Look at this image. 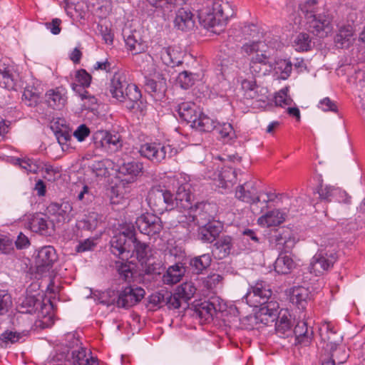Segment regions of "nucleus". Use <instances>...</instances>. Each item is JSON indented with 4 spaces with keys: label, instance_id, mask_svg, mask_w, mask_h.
<instances>
[{
    "label": "nucleus",
    "instance_id": "obj_45",
    "mask_svg": "<svg viewBox=\"0 0 365 365\" xmlns=\"http://www.w3.org/2000/svg\"><path fill=\"white\" fill-rule=\"evenodd\" d=\"M37 304H41V303L34 296H27L18 307L19 312L31 314L36 310Z\"/></svg>",
    "mask_w": 365,
    "mask_h": 365
},
{
    "label": "nucleus",
    "instance_id": "obj_31",
    "mask_svg": "<svg viewBox=\"0 0 365 365\" xmlns=\"http://www.w3.org/2000/svg\"><path fill=\"white\" fill-rule=\"evenodd\" d=\"M236 171L232 168L225 167L218 173L217 185L225 189L228 188L236 182Z\"/></svg>",
    "mask_w": 365,
    "mask_h": 365
},
{
    "label": "nucleus",
    "instance_id": "obj_53",
    "mask_svg": "<svg viewBox=\"0 0 365 365\" xmlns=\"http://www.w3.org/2000/svg\"><path fill=\"white\" fill-rule=\"evenodd\" d=\"M131 251L135 252L138 257L144 258L147 255L148 245L145 242H141L137 238L135 240L130 241Z\"/></svg>",
    "mask_w": 365,
    "mask_h": 365
},
{
    "label": "nucleus",
    "instance_id": "obj_22",
    "mask_svg": "<svg viewBox=\"0 0 365 365\" xmlns=\"http://www.w3.org/2000/svg\"><path fill=\"white\" fill-rule=\"evenodd\" d=\"M30 225L33 231L43 235H51L54 230L52 221L49 220L46 216L42 217L38 215L31 220Z\"/></svg>",
    "mask_w": 365,
    "mask_h": 365
},
{
    "label": "nucleus",
    "instance_id": "obj_28",
    "mask_svg": "<svg viewBox=\"0 0 365 365\" xmlns=\"http://www.w3.org/2000/svg\"><path fill=\"white\" fill-rule=\"evenodd\" d=\"M125 43L134 55L143 53L147 48L145 42L142 39L140 34L135 31L126 37Z\"/></svg>",
    "mask_w": 365,
    "mask_h": 365
},
{
    "label": "nucleus",
    "instance_id": "obj_37",
    "mask_svg": "<svg viewBox=\"0 0 365 365\" xmlns=\"http://www.w3.org/2000/svg\"><path fill=\"white\" fill-rule=\"evenodd\" d=\"M211 261L210 255L204 254L191 259L190 265L196 274H200L210 265Z\"/></svg>",
    "mask_w": 365,
    "mask_h": 365
},
{
    "label": "nucleus",
    "instance_id": "obj_39",
    "mask_svg": "<svg viewBox=\"0 0 365 365\" xmlns=\"http://www.w3.org/2000/svg\"><path fill=\"white\" fill-rule=\"evenodd\" d=\"M14 86L10 70L5 63H0V86L11 90L14 88Z\"/></svg>",
    "mask_w": 365,
    "mask_h": 365
},
{
    "label": "nucleus",
    "instance_id": "obj_56",
    "mask_svg": "<svg viewBox=\"0 0 365 365\" xmlns=\"http://www.w3.org/2000/svg\"><path fill=\"white\" fill-rule=\"evenodd\" d=\"M299 49L307 51L311 46V39L309 35L306 33H300L295 41Z\"/></svg>",
    "mask_w": 365,
    "mask_h": 365
},
{
    "label": "nucleus",
    "instance_id": "obj_58",
    "mask_svg": "<svg viewBox=\"0 0 365 365\" xmlns=\"http://www.w3.org/2000/svg\"><path fill=\"white\" fill-rule=\"evenodd\" d=\"M150 5L155 7H162L165 5L181 6L185 0H146Z\"/></svg>",
    "mask_w": 365,
    "mask_h": 365
},
{
    "label": "nucleus",
    "instance_id": "obj_7",
    "mask_svg": "<svg viewBox=\"0 0 365 365\" xmlns=\"http://www.w3.org/2000/svg\"><path fill=\"white\" fill-rule=\"evenodd\" d=\"M260 308L254 316H250L247 319L255 321L256 324L260 322L264 325L275 323L277 319L279 305L276 302L269 301L268 303L259 306Z\"/></svg>",
    "mask_w": 365,
    "mask_h": 365
},
{
    "label": "nucleus",
    "instance_id": "obj_3",
    "mask_svg": "<svg viewBox=\"0 0 365 365\" xmlns=\"http://www.w3.org/2000/svg\"><path fill=\"white\" fill-rule=\"evenodd\" d=\"M109 92L113 98L124 103L129 110L133 109L141 98V93L138 86L128 84L125 78L118 73L114 74L110 81Z\"/></svg>",
    "mask_w": 365,
    "mask_h": 365
},
{
    "label": "nucleus",
    "instance_id": "obj_25",
    "mask_svg": "<svg viewBox=\"0 0 365 365\" xmlns=\"http://www.w3.org/2000/svg\"><path fill=\"white\" fill-rule=\"evenodd\" d=\"M111 250L115 255H121L125 252H131V242L124 235L118 234L115 235L111 241Z\"/></svg>",
    "mask_w": 365,
    "mask_h": 365
},
{
    "label": "nucleus",
    "instance_id": "obj_36",
    "mask_svg": "<svg viewBox=\"0 0 365 365\" xmlns=\"http://www.w3.org/2000/svg\"><path fill=\"white\" fill-rule=\"evenodd\" d=\"M191 127L202 132H210L216 128V125L213 120L200 112L197 117V120Z\"/></svg>",
    "mask_w": 365,
    "mask_h": 365
},
{
    "label": "nucleus",
    "instance_id": "obj_55",
    "mask_svg": "<svg viewBox=\"0 0 365 365\" xmlns=\"http://www.w3.org/2000/svg\"><path fill=\"white\" fill-rule=\"evenodd\" d=\"M223 277L217 273L210 274L202 280L205 287L207 289H212L215 288L222 280Z\"/></svg>",
    "mask_w": 365,
    "mask_h": 365
},
{
    "label": "nucleus",
    "instance_id": "obj_43",
    "mask_svg": "<svg viewBox=\"0 0 365 365\" xmlns=\"http://www.w3.org/2000/svg\"><path fill=\"white\" fill-rule=\"evenodd\" d=\"M14 164L19 165L21 168L26 170L27 172L36 173L41 168L38 161L34 160L28 158H16L14 160Z\"/></svg>",
    "mask_w": 365,
    "mask_h": 365
},
{
    "label": "nucleus",
    "instance_id": "obj_14",
    "mask_svg": "<svg viewBox=\"0 0 365 365\" xmlns=\"http://www.w3.org/2000/svg\"><path fill=\"white\" fill-rule=\"evenodd\" d=\"M319 331L326 351H333L334 348L341 346L342 336L334 331L329 324H324Z\"/></svg>",
    "mask_w": 365,
    "mask_h": 365
},
{
    "label": "nucleus",
    "instance_id": "obj_62",
    "mask_svg": "<svg viewBox=\"0 0 365 365\" xmlns=\"http://www.w3.org/2000/svg\"><path fill=\"white\" fill-rule=\"evenodd\" d=\"M14 251L12 240L6 237H0V253L8 255Z\"/></svg>",
    "mask_w": 365,
    "mask_h": 365
},
{
    "label": "nucleus",
    "instance_id": "obj_2",
    "mask_svg": "<svg viewBox=\"0 0 365 365\" xmlns=\"http://www.w3.org/2000/svg\"><path fill=\"white\" fill-rule=\"evenodd\" d=\"M263 41H252L243 45L242 49L247 54L256 53L250 61V70L255 76L262 77L271 73L276 64V55L265 50Z\"/></svg>",
    "mask_w": 365,
    "mask_h": 365
},
{
    "label": "nucleus",
    "instance_id": "obj_4",
    "mask_svg": "<svg viewBox=\"0 0 365 365\" xmlns=\"http://www.w3.org/2000/svg\"><path fill=\"white\" fill-rule=\"evenodd\" d=\"M147 201L150 207L160 214L175 207L173 195L170 191L160 187H153L149 191Z\"/></svg>",
    "mask_w": 365,
    "mask_h": 365
},
{
    "label": "nucleus",
    "instance_id": "obj_23",
    "mask_svg": "<svg viewBox=\"0 0 365 365\" xmlns=\"http://www.w3.org/2000/svg\"><path fill=\"white\" fill-rule=\"evenodd\" d=\"M233 243L230 236H222L214 244L212 253L217 259H223L230 254Z\"/></svg>",
    "mask_w": 365,
    "mask_h": 365
},
{
    "label": "nucleus",
    "instance_id": "obj_64",
    "mask_svg": "<svg viewBox=\"0 0 365 365\" xmlns=\"http://www.w3.org/2000/svg\"><path fill=\"white\" fill-rule=\"evenodd\" d=\"M76 78L78 82L83 87H88L91 84V76L83 69L76 73Z\"/></svg>",
    "mask_w": 365,
    "mask_h": 365
},
{
    "label": "nucleus",
    "instance_id": "obj_12",
    "mask_svg": "<svg viewBox=\"0 0 365 365\" xmlns=\"http://www.w3.org/2000/svg\"><path fill=\"white\" fill-rule=\"evenodd\" d=\"M333 250L330 253L320 250L317 254L311 263L312 269L316 273H321L327 270L331 267L336 259V252Z\"/></svg>",
    "mask_w": 365,
    "mask_h": 365
},
{
    "label": "nucleus",
    "instance_id": "obj_48",
    "mask_svg": "<svg viewBox=\"0 0 365 365\" xmlns=\"http://www.w3.org/2000/svg\"><path fill=\"white\" fill-rule=\"evenodd\" d=\"M120 169L121 173L125 175L137 176L142 172L143 165L139 162L133 161L124 163Z\"/></svg>",
    "mask_w": 365,
    "mask_h": 365
},
{
    "label": "nucleus",
    "instance_id": "obj_19",
    "mask_svg": "<svg viewBox=\"0 0 365 365\" xmlns=\"http://www.w3.org/2000/svg\"><path fill=\"white\" fill-rule=\"evenodd\" d=\"M292 331L293 335L295 336V344L303 346H307L310 344L313 337V331L309 330L306 322H298Z\"/></svg>",
    "mask_w": 365,
    "mask_h": 365
},
{
    "label": "nucleus",
    "instance_id": "obj_9",
    "mask_svg": "<svg viewBox=\"0 0 365 365\" xmlns=\"http://www.w3.org/2000/svg\"><path fill=\"white\" fill-rule=\"evenodd\" d=\"M272 291L257 283L245 296L246 302L251 307H257L269 302Z\"/></svg>",
    "mask_w": 365,
    "mask_h": 365
},
{
    "label": "nucleus",
    "instance_id": "obj_16",
    "mask_svg": "<svg viewBox=\"0 0 365 365\" xmlns=\"http://www.w3.org/2000/svg\"><path fill=\"white\" fill-rule=\"evenodd\" d=\"M274 324L276 333L279 337L287 338L293 336L291 315L287 311L281 310L279 312Z\"/></svg>",
    "mask_w": 365,
    "mask_h": 365
},
{
    "label": "nucleus",
    "instance_id": "obj_1",
    "mask_svg": "<svg viewBox=\"0 0 365 365\" xmlns=\"http://www.w3.org/2000/svg\"><path fill=\"white\" fill-rule=\"evenodd\" d=\"M222 0H203L194 4L199 23L212 33L220 34L225 29L228 15L224 14Z\"/></svg>",
    "mask_w": 365,
    "mask_h": 365
},
{
    "label": "nucleus",
    "instance_id": "obj_5",
    "mask_svg": "<svg viewBox=\"0 0 365 365\" xmlns=\"http://www.w3.org/2000/svg\"><path fill=\"white\" fill-rule=\"evenodd\" d=\"M135 225L141 233L150 237L158 235L163 227L160 217L149 212L139 216L135 220Z\"/></svg>",
    "mask_w": 365,
    "mask_h": 365
},
{
    "label": "nucleus",
    "instance_id": "obj_10",
    "mask_svg": "<svg viewBox=\"0 0 365 365\" xmlns=\"http://www.w3.org/2000/svg\"><path fill=\"white\" fill-rule=\"evenodd\" d=\"M56 260V251L53 247L47 246L40 249L35 258V265L38 273L48 270Z\"/></svg>",
    "mask_w": 365,
    "mask_h": 365
},
{
    "label": "nucleus",
    "instance_id": "obj_20",
    "mask_svg": "<svg viewBox=\"0 0 365 365\" xmlns=\"http://www.w3.org/2000/svg\"><path fill=\"white\" fill-rule=\"evenodd\" d=\"M177 111L180 118L190 124L197 120V117L201 112L200 108L192 102H185L178 106Z\"/></svg>",
    "mask_w": 365,
    "mask_h": 365
},
{
    "label": "nucleus",
    "instance_id": "obj_24",
    "mask_svg": "<svg viewBox=\"0 0 365 365\" xmlns=\"http://www.w3.org/2000/svg\"><path fill=\"white\" fill-rule=\"evenodd\" d=\"M284 220V214L281 212L279 210L274 209L259 217L257 222L262 226L272 227L280 225Z\"/></svg>",
    "mask_w": 365,
    "mask_h": 365
},
{
    "label": "nucleus",
    "instance_id": "obj_63",
    "mask_svg": "<svg viewBox=\"0 0 365 365\" xmlns=\"http://www.w3.org/2000/svg\"><path fill=\"white\" fill-rule=\"evenodd\" d=\"M96 246V243L92 239H86L83 241H80L79 244L76 247V252H84L87 251L93 250Z\"/></svg>",
    "mask_w": 365,
    "mask_h": 365
},
{
    "label": "nucleus",
    "instance_id": "obj_57",
    "mask_svg": "<svg viewBox=\"0 0 365 365\" xmlns=\"http://www.w3.org/2000/svg\"><path fill=\"white\" fill-rule=\"evenodd\" d=\"M109 133L103 130H98L93 134V141L96 147H108L106 140Z\"/></svg>",
    "mask_w": 365,
    "mask_h": 365
},
{
    "label": "nucleus",
    "instance_id": "obj_35",
    "mask_svg": "<svg viewBox=\"0 0 365 365\" xmlns=\"http://www.w3.org/2000/svg\"><path fill=\"white\" fill-rule=\"evenodd\" d=\"M294 267L293 259L285 255H280L274 262V270L282 274L289 273Z\"/></svg>",
    "mask_w": 365,
    "mask_h": 365
},
{
    "label": "nucleus",
    "instance_id": "obj_26",
    "mask_svg": "<svg viewBox=\"0 0 365 365\" xmlns=\"http://www.w3.org/2000/svg\"><path fill=\"white\" fill-rule=\"evenodd\" d=\"M250 188V186L247 183L237 186L235 191V197L239 200L249 204L259 202V197L256 195L255 190Z\"/></svg>",
    "mask_w": 365,
    "mask_h": 365
},
{
    "label": "nucleus",
    "instance_id": "obj_40",
    "mask_svg": "<svg viewBox=\"0 0 365 365\" xmlns=\"http://www.w3.org/2000/svg\"><path fill=\"white\" fill-rule=\"evenodd\" d=\"M22 102L27 106L35 107L39 102V93L34 87H26L22 96Z\"/></svg>",
    "mask_w": 365,
    "mask_h": 365
},
{
    "label": "nucleus",
    "instance_id": "obj_47",
    "mask_svg": "<svg viewBox=\"0 0 365 365\" xmlns=\"http://www.w3.org/2000/svg\"><path fill=\"white\" fill-rule=\"evenodd\" d=\"M275 241L278 245H283L286 252L294 245V238L292 237L289 232L286 231L276 235Z\"/></svg>",
    "mask_w": 365,
    "mask_h": 365
},
{
    "label": "nucleus",
    "instance_id": "obj_38",
    "mask_svg": "<svg viewBox=\"0 0 365 365\" xmlns=\"http://www.w3.org/2000/svg\"><path fill=\"white\" fill-rule=\"evenodd\" d=\"M292 63L285 59L278 58L276 56V64L273 71L276 74H279V78L283 80L287 79L292 72Z\"/></svg>",
    "mask_w": 365,
    "mask_h": 365
},
{
    "label": "nucleus",
    "instance_id": "obj_59",
    "mask_svg": "<svg viewBox=\"0 0 365 365\" xmlns=\"http://www.w3.org/2000/svg\"><path fill=\"white\" fill-rule=\"evenodd\" d=\"M317 243L322 247L321 250H324V252H328V253H330L333 250H334V252H336V246L335 241L333 239L325 237L320 238Z\"/></svg>",
    "mask_w": 365,
    "mask_h": 365
},
{
    "label": "nucleus",
    "instance_id": "obj_13",
    "mask_svg": "<svg viewBox=\"0 0 365 365\" xmlns=\"http://www.w3.org/2000/svg\"><path fill=\"white\" fill-rule=\"evenodd\" d=\"M209 205L203 202L197 203L193 207L192 205L187 209V215L185 217L187 218V222H192L195 225L200 226L204 224L205 222L210 220L212 217L207 213Z\"/></svg>",
    "mask_w": 365,
    "mask_h": 365
},
{
    "label": "nucleus",
    "instance_id": "obj_30",
    "mask_svg": "<svg viewBox=\"0 0 365 365\" xmlns=\"http://www.w3.org/2000/svg\"><path fill=\"white\" fill-rule=\"evenodd\" d=\"M50 211L56 212L58 216V221L66 222H69L73 217L71 205L66 202L61 204L53 203L49 206Z\"/></svg>",
    "mask_w": 365,
    "mask_h": 365
},
{
    "label": "nucleus",
    "instance_id": "obj_6",
    "mask_svg": "<svg viewBox=\"0 0 365 365\" xmlns=\"http://www.w3.org/2000/svg\"><path fill=\"white\" fill-rule=\"evenodd\" d=\"M140 152L142 155L151 161L160 163L165 158L167 155L168 157L176 155L177 150L172 148L169 145H161L155 143H146L142 145Z\"/></svg>",
    "mask_w": 365,
    "mask_h": 365
},
{
    "label": "nucleus",
    "instance_id": "obj_17",
    "mask_svg": "<svg viewBox=\"0 0 365 365\" xmlns=\"http://www.w3.org/2000/svg\"><path fill=\"white\" fill-rule=\"evenodd\" d=\"M174 26L178 30L182 31L192 30L195 26L193 14L192 12L188 9H179L175 14Z\"/></svg>",
    "mask_w": 365,
    "mask_h": 365
},
{
    "label": "nucleus",
    "instance_id": "obj_15",
    "mask_svg": "<svg viewBox=\"0 0 365 365\" xmlns=\"http://www.w3.org/2000/svg\"><path fill=\"white\" fill-rule=\"evenodd\" d=\"M198 227V239L207 243H212L216 240L222 231V226L216 222H208Z\"/></svg>",
    "mask_w": 365,
    "mask_h": 365
},
{
    "label": "nucleus",
    "instance_id": "obj_61",
    "mask_svg": "<svg viewBox=\"0 0 365 365\" xmlns=\"http://www.w3.org/2000/svg\"><path fill=\"white\" fill-rule=\"evenodd\" d=\"M149 302L154 306L161 307L163 304H165V291L154 293L150 296Z\"/></svg>",
    "mask_w": 365,
    "mask_h": 365
},
{
    "label": "nucleus",
    "instance_id": "obj_46",
    "mask_svg": "<svg viewBox=\"0 0 365 365\" xmlns=\"http://www.w3.org/2000/svg\"><path fill=\"white\" fill-rule=\"evenodd\" d=\"M197 77L198 76L196 73L185 71L179 73L177 82L180 85L181 88L187 89L193 85L194 81Z\"/></svg>",
    "mask_w": 365,
    "mask_h": 365
},
{
    "label": "nucleus",
    "instance_id": "obj_60",
    "mask_svg": "<svg viewBox=\"0 0 365 365\" xmlns=\"http://www.w3.org/2000/svg\"><path fill=\"white\" fill-rule=\"evenodd\" d=\"M90 168L96 176H106L108 173V169L103 161L93 162Z\"/></svg>",
    "mask_w": 365,
    "mask_h": 365
},
{
    "label": "nucleus",
    "instance_id": "obj_52",
    "mask_svg": "<svg viewBox=\"0 0 365 365\" xmlns=\"http://www.w3.org/2000/svg\"><path fill=\"white\" fill-rule=\"evenodd\" d=\"M222 138L231 140L236 137L235 132L230 123H224L215 128Z\"/></svg>",
    "mask_w": 365,
    "mask_h": 365
},
{
    "label": "nucleus",
    "instance_id": "obj_51",
    "mask_svg": "<svg viewBox=\"0 0 365 365\" xmlns=\"http://www.w3.org/2000/svg\"><path fill=\"white\" fill-rule=\"evenodd\" d=\"M288 88H284L280 90L274 96V102L276 106L280 107H285L287 106H292L293 100L287 96Z\"/></svg>",
    "mask_w": 365,
    "mask_h": 365
},
{
    "label": "nucleus",
    "instance_id": "obj_44",
    "mask_svg": "<svg viewBox=\"0 0 365 365\" xmlns=\"http://www.w3.org/2000/svg\"><path fill=\"white\" fill-rule=\"evenodd\" d=\"M299 8L307 21H309L312 18L317 16V12L318 11L317 1L307 0L303 4H301Z\"/></svg>",
    "mask_w": 365,
    "mask_h": 365
},
{
    "label": "nucleus",
    "instance_id": "obj_33",
    "mask_svg": "<svg viewBox=\"0 0 365 365\" xmlns=\"http://www.w3.org/2000/svg\"><path fill=\"white\" fill-rule=\"evenodd\" d=\"M48 105L53 109H61L66 104V97L58 88L49 90L46 94Z\"/></svg>",
    "mask_w": 365,
    "mask_h": 365
},
{
    "label": "nucleus",
    "instance_id": "obj_21",
    "mask_svg": "<svg viewBox=\"0 0 365 365\" xmlns=\"http://www.w3.org/2000/svg\"><path fill=\"white\" fill-rule=\"evenodd\" d=\"M354 31L355 29L351 25L341 26L334 38L336 46L341 48L349 47L354 41Z\"/></svg>",
    "mask_w": 365,
    "mask_h": 365
},
{
    "label": "nucleus",
    "instance_id": "obj_11",
    "mask_svg": "<svg viewBox=\"0 0 365 365\" xmlns=\"http://www.w3.org/2000/svg\"><path fill=\"white\" fill-rule=\"evenodd\" d=\"M312 33L320 38L327 36L332 31L331 19L327 15H318L307 21Z\"/></svg>",
    "mask_w": 365,
    "mask_h": 365
},
{
    "label": "nucleus",
    "instance_id": "obj_32",
    "mask_svg": "<svg viewBox=\"0 0 365 365\" xmlns=\"http://www.w3.org/2000/svg\"><path fill=\"white\" fill-rule=\"evenodd\" d=\"M101 223V215L93 211L88 212L84 217L78 221V226L80 228L93 231L95 230L98 225Z\"/></svg>",
    "mask_w": 365,
    "mask_h": 365
},
{
    "label": "nucleus",
    "instance_id": "obj_50",
    "mask_svg": "<svg viewBox=\"0 0 365 365\" xmlns=\"http://www.w3.org/2000/svg\"><path fill=\"white\" fill-rule=\"evenodd\" d=\"M330 358L336 364H341L345 362L348 358V354L345 349L340 346L334 348L333 351H328Z\"/></svg>",
    "mask_w": 365,
    "mask_h": 365
},
{
    "label": "nucleus",
    "instance_id": "obj_42",
    "mask_svg": "<svg viewBox=\"0 0 365 365\" xmlns=\"http://www.w3.org/2000/svg\"><path fill=\"white\" fill-rule=\"evenodd\" d=\"M176 291L183 302L187 303L194 296L196 288L192 282H187L178 287Z\"/></svg>",
    "mask_w": 365,
    "mask_h": 365
},
{
    "label": "nucleus",
    "instance_id": "obj_27",
    "mask_svg": "<svg viewBox=\"0 0 365 365\" xmlns=\"http://www.w3.org/2000/svg\"><path fill=\"white\" fill-rule=\"evenodd\" d=\"M216 313V308L212 302H203L195 307L193 315L203 322L212 319Z\"/></svg>",
    "mask_w": 365,
    "mask_h": 365
},
{
    "label": "nucleus",
    "instance_id": "obj_41",
    "mask_svg": "<svg viewBox=\"0 0 365 365\" xmlns=\"http://www.w3.org/2000/svg\"><path fill=\"white\" fill-rule=\"evenodd\" d=\"M174 200H175V207H180L185 210H187L191 206L190 202V195L183 186L178 188L176 197H174Z\"/></svg>",
    "mask_w": 365,
    "mask_h": 365
},
{
    "label": "nucleus",
    "instance_id": "obj_29",
    "mask_svg": "<svg viewBox=\"0 0 365 365\" xmlns=\"http://www.w3.org/2000/svg\"><path fill=\"white\" fill-rule=\"evenodd\" d=\"M185 272V268L180 264L170 267L163 276V282L166 284H176L180 281Z\"/></svg>",
    "mask_w": 365,
    "mask_h": 365
},
{
    "label": "nucleus",
    "instance_id": "obj_54",
    "mask_svg": "<svg viewBox=\"0 0 365 365\" xmlns=\"http://www.w3.org/2000/svg\"><path fill=\"white\" fill-rule=\"evenodd\" d=\"M72 358L75 365H87L89 363V358L86 356V350L83 347L78 351H73Z\"/></svg>",
    "mask_w": 365,
    "mask_h": 365
},
{
    "label": "nucleus",
    "instance_id": "obj_34",
    "mask_svg": "<svg viewBox=\"0 0 365 365\" xmlns=\"http://www.w3.org/2000/svg\"><path fill=\"white\" fill-rule=\"evenodd\" d=\"M309 292L304 287H294L290 292V302L297 306L304 308L307 299L309 298Z\"/></svg>",
    "mask_w": 365,
    "mask_h": 365
},
{
    "label": "nucleus",
    "instance_id": "obj_18",
    "mask_svg": "<svg viewBox=\"0 0 365 365\" xmlns=\"http://www.w3.org/2000/svg\"><path fill=\"white\" fill-rule=\"evenodd\" d=\"M156 77L158 81L145 78V87L155 98L160 100L166 91V80L160 73H158Z\"/></svg>",
    "mask_w": 365,
    "mask_h": 365
},
{
    "label": "nucleus",
    "instance_id": "obj_49",
    "mask_svg": "<svg viewBox=\"0 0 365 365\" xmlns=\"http://www.w3.org/2000/svg\"><path fill=\"white\" fill-rule=\"evenodd\" d=\"M182 302H183V300L181 297L178 294L177 291H175L174 294L165 291V304L170 309H178L181 306Z\"/></svg>",
    "mask_w": 365,
    "mask_h": 365
},
{
    "label": "nucleus",
    "instance_id": "obj_8",
    "mask_svg": "<svg viewBox=\"0 0 365 365\" xmlns=\"http://www.w3.org/2000/svg\"><path fill=\"white\" fill-rule=\"evenodd\" d=\"M145 294V290L141 287H126L120 292L117 300V305L118 307L130 308L140 302L144 297Z\"/></svg>",
    "mask_w": 365,
    "mask_h": 365
}]
</instances>
